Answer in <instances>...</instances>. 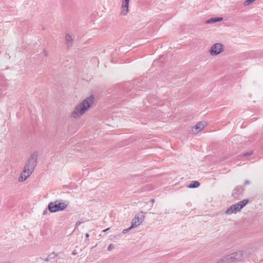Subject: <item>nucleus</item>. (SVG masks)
Returning <instances> with one entry per match:
<instances>
[{"mask_svg": "<svg viewBox=\"0 0 263 263\" xmlns=\"http://www.w3.org/2000/svg\"><path fill=\"white\" fill-rule=\"evenodd\" d=\"M132 229H133V228H132V227L130 226L129 228L123 230V231H122V233L125 234L128 233Z\"/></svg>", "mask_w": 263, "mask_h": 263, "instance_id": "dca6fc26", "label": "nucleus"}, {"mask_svg": "<svg viewBox=\"0 0 263 263\" xmlns=\"http://www.w3.org/2000/svg\"><path fill=\"white\" fill-rule=\"evenodd\" d=\"M80 224H81L80 222H77V223H76V225L78 226H79Z\"/></svg>", "mask_w": 263, "mask_h": 263, "instance_id": "5701e85b", "label": "nucleus"}, {"mask_svg": "<svg viewBox=\"0 0 263 263\" xmlns=\"http://www.w3.org/2000/svg\"><path fill=\"white\" fill-rule=\"evenodd\" d=\"M129 0H122V3L129 5Z\"/></svg>", "mask_w": 263, "mask_h": 263, "instance_id": "a211bd4d", "label": "nucleus"}, {"mask_svg": "<svg viewBox=\"0 0 263 263\" xmlns=\"http://www.w3.org/2000/svg\"><path fill=\"white\" fill-rule=\"evenodd\" d=\"M37 160V154L33 153L30 155L28 160L26 162L23 172L21 174L19 178V181L23 182L26 180L34 171L36 164Z\"/></svg>", "mask_w": 263, "mask_h": 263, "instance_id": "f03ea898", "label": "nucleus"}, {"mask_svg": "<svg viewBox=\"0 0 263 263\" xmlns=\"http://www.w3.org/2000/svg\"><path fill=\"white\" fill-rule=\"evenodd\" d=\"M94 102V97L90 96L84 100L78 105L76 106L71 114L70 118L78 119L80 118L86 111H87Z\"/></svg>", "mask_w": 263, "mask_h": 263, "instance_id": "f257e3e1", "label": "nucleus"}, {"mask_svg": "<svg viewBox=\"0 0 263 263\" xmlns=\"http://www.w3.org/2000/svg\"><path fill=\"white\" fill-rule=\"evenodd\" d=\"M151 201H152V203H154L155 202V200H154V199H152Z\"/></svg>", "mask_w": 263, "mask_h": 263, "instance_id": "393cba45", "label": "nucleus"}, {"mask_svg": "<svg viewBox=\"0 0 263 263\" xmlns=\"http://www.w3.org/2000/svg\"><path fill=\"white\" fill-rule=\"evenodd\" d=\"M109 230V228H107V229H105V230H103V232H107V231H108Z\"/></svg>", "mask_w": 263, "mask_h": 263, "instance_id": "4be33fe9", "label": "nucleus"}, {"mask_svg": "<svg viewBox=\"0 0 263 263\" xmlns=\"http://www.w3.org/2000/svg\"><path fill=\"white\" fill-rule=\"evenodd\" d=\"M44 261V259L41 258H38L37 259V261L39 262V263H43V261Z\"/></svg>", "mask_w": 263, "mask_h": 263, "instance_id": "6ab92c4d", "label": "nucleus"}, {"mask_svg": "<svg viewBox=\"0 0 263 263\" xmlns=\"http://www.w3.org/2000/svg\"><path fill=\"white\" fill-rule=\"evenodd\" d=\"M45 54L46 55H47V52L46 51H45Z\"/></svg>", "mask_w": 263, "mask_h": 263, "instance_id": "bb28decb", "label": "nucleus"}, {"mask_svg": "<svg viewBox=\"0 0 263 263\" xmlns=\"http://www.w3.org/2000/svg\"><path fill=\"white\" fill-rule=\"evenodd\" d=\"M241 191H242V189L241 187H240L239 189Z\"/></svg>", "mask_w": 263, "mask_h": 263, "instance_id": "cd10ccee", "label": "nucleus"}, {"mask_svg": "<svg viewBox=\"0 0 263 263\" xmlns=\"http://www.w3.org/2000/svg\"><path fill=\"white\" fill-rule=\"evenodd\" d=\"M249 183H250V181L249 180H246L245 182V184H249Z\"/></svg>", "mask_w": 263, "mask_h": 263, "instance_id": "412c9836", "label": "nucleus"}, {"mask_svg": "<svg viewBox=\"0 0 263 263\" xmlns=\"http://www.w3.org/2000/svg\"><path fill=\"white\" fill-rule=\"evenodd\" d=\"M232 257L230 254L226 255L218 261V263H233Z\"/></svg>", "mask_w": 263, "mask_h": 263, "instance_id": "1a4fd4ad", "label": "nucleus"}, {"mask_svg": "<svg viewBox=\"0 0 263 263\" xmlns=\"http://www.w3.org/2000/svg\"><path fill=\"white\" fill-rule=\"evenodd\" d=\"M223 20L222 17H212L210 19L206 21L205 23L207 24L214 23L217 22L221 21Z\"/></svg>", "mask_w": 263, "mask_h": 263, "instance_id": "9d476101", "label": "nucleus"}, {"mask_svg": "<svg viewBox=\"0 0 263 263\" xmlns=\"http://www.w3.org/2000/svg\"><path fill=\"white\" fill-rule=\"evenodd\" d=\"M145 216L142 212L136 215L133 219L131 227L136 228L140 226L144 220Z\"/></svg>", "mask_w": 263, "mask_h": 263, "instance_id": "39448f33", "label": "nucleus"}, {"mask_svg": "<svg viewBox=\"0 0 263 263\" xmlns=\"http://www.w3.org/2000/svg\"><path fill=\"white\" fill-rule=\"evenodd\" d=\"M89 236V234L88 233H87V234H86V237L87 238V237H88Z\"/></svg>", "mask_w": 263, "mask_h": 263, "instance_id": "b1692460", "label": "nucleus"}, {"mask_svg": "<svg viewBox=\"0 0 263 263\" xmlns=\"http://www.w3.org/2000/svg\"><path fill=\"white\" fill-rule=\"evenodd\" d=\"M128 12V4L125 5V4L122 3V7H121V14L124 15H126L127 14Z\"/></svg>", "mask_w": 263, "mask_h": 263, "instance_id": "9b49d317", "label": "nucleus"}, {"mask_svg": "<svg viewBox=\"0 0 263 263\" xmlns=\"http://www.w3.org/2000/svg\"><path fill=\"white\" fill-rule=\"evenodd\" d=\"M254 1H255V0H247L244 2V5L246 6H248V5L251 4Z\"/></svg>", "mask_w": 263, "mask_h": 263, "instance_id": "2eb2a0df", "label": "nucleus"}, {"mask_svg": "<svg viewBox=\"0 0 263 263\" xmlns=\"http://www.w3.org/2000/svg\"><path fill=\"white\" fill-rule=\"evenodd\" d=\"M65 40L67 44L68 45H70L72 44L73 39L70 34H67L65 36Z\"/></svg>", "mask_w": 263, "mask_h": 263, "instance_id": "f8f14e48", "label": "nucleus"}, {"mask_svg": "<svg viewBox=\"0 0 263 263\" xmlns=\"http://www.w3.org/2000/svg\"><path fill=\"white\" fill-rule=\"evenodd\" d=\"M252 154V152L246 153L244 154V156H250Z\"/></svg>", "mask_w": 263, "mask_h": 263, "instance_id": "aec40b11", "label": "nucleus"}, {"mask_svg": "<svg viewBox=\"0 0 263 263\" xmlns=\"http://www.w3.org/2000/svg\"><path fill=\"white\" fill-rule=\"evenodd\" d=\"M47 212V211H45L44 212V213H43V214H44V215H45V214H46V212Z\"/></svg>", "mask_w": 263, "mask_h": 263, "instance_id": "a878e982", "label": "nucleus"}, {"mask_svg": "<svg viewBox=\"0 0 263 263\" xmlns=\"http://www.w3.org/2000/svg\"><path fill=\"white\" fill-rule=\"evenodd\" d=\"M248 202V200H243L240 202H237L234 204H233L232 206L234 211L237 213V212L240 211Z\"/></svg>", "mask_w": 263, "mask_h": 263, "instance_id": "423d86ee", "label": "nucleus"}, {"mask_svg": "<svg viewBox=\"0 0 263 263\" xmlns=\"http://www.w3.org/2000/svg\"><path fill=\"white\" fill-rule=\"evenodd\" d=\"M68 206V203L66 202H61L57 200L54 202H51L48 205V210L52 213H55L64 210Z\"/></svg>", "mask_w": 263, "mask_h": 263, "instance_id": "7ed1b4c3", "label": "nucleus"}, {"mask_svg": "<svg viewBox=\"0 0 263 263\" xmlns=\"http://www.w3.org/2000/svg\"><path fill=\"white\" fill-rule=\"evenodd\" d=\"M233 213H236V212L234 211L232 205L229 207L226 211V214L227 215H231Z\"/></svg>", "mask_w": 263, "mask_h": 263, "instance_id": "4468645a", "label": "nucleus"}, {"mask_svg": "<svg viewBox=\"0 0 263 263\" xmlns=\"http://www.w3.org/2000/svg\"><path fill=\"white\" fill-rule=\"evenodd\" d=\"M200 185V183L197 181H194L192 183L188 185V187L190 188L197 187Z\"/></svg>", "mask_w": 263, "mask_h": 263, "instance_id": "ddd939ff", "label": "nucleus"}, {"mask_svg": "<svg viewBox=\"0 0 263 263\" xmlns=\"http://www.w3.org/2000/svg\"><path fill=\"white\" fill-rule=\"evenodd\" d=\"M224 50V46L220 43H215L211 46L209 49V53L211 56H217L222 53Z\"/></svg>", "mask_w": 263, "mask_h": 263, "instance_id": "20e7f679", "label": "nucleus"}, {"mask_svg": "<svg viewBox=\"0 0 263 263\" xmlns=\"http://www.w3.org/2000/svg\"><path fill=\"white\" fill-rule=\"evenodd\" d=\"M233 262L238 261L241 260L243 256L242 251H238L230 254Z\"/></svg>", "mask_w": 263, "mask_h": 263, "instance_id": "6e6552de", "label": "nucleus"}, {"mask_svg": "<svg viewBox=\"0 0 263 263\" xmlns=\"http://www.w3.org/2000/svg\"><path fill=\"white\" fill-rule=\"evenodd\" d=\"M205 126L206 124L204 122H199L192 127L191 132L193 134H197L203 129Z\"/></svg>", "mask_w": 263, "mask_h": 263, "instance_id": "0eeeda50", "label": "nucleus"}, {"mask_svg": "<svg viewBox=\"0 0 263 263\" xmlns=\"http://www.w3.org/2000/svg\"><path fill=\"white\" fill-rule=\"evenodd\" d=\"M115 248L114 246L112 244H110L109 245V246L107 248V250L108 251H111Z\"/></svg>", "mask_w": 263, "mask_h": 263, "instance_id": "f3484780", "label": "nucleus"}]
</instances>
